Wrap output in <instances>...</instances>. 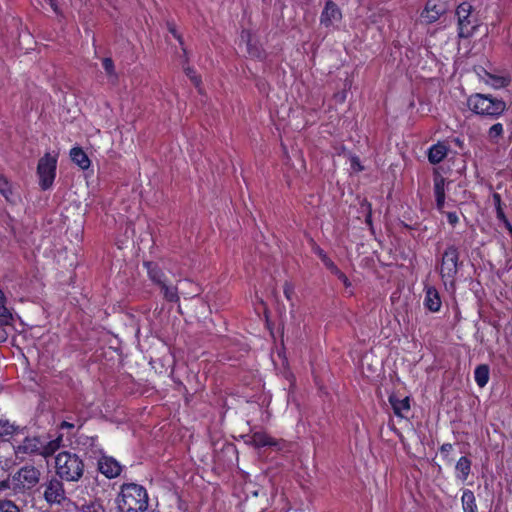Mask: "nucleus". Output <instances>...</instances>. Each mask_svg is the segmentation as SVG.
Segmentation results:
<instances>
[{
  "instance_id": "dca6fc26",
  "label": "nucleus",
  "mask_w": 512,
  "mask_h": 512,
  "mask_svg": "<svg viewBox=\"0 0 512 512\" xmlns=\"http://www.w3.org/2000/svg\"><path fill=\"white\" fill-rule=\"evenodd\" d=\"M448 153V147L443 143H437L428 150V160L432 164L440 163Z\"/></svg>"
},
{
  "instance_id": "aec40b11",
  "label": "nucleus",
  "mask_w": 512,
  "mask_h": 512,
  "mask_svg": "<svg viewBox=\"0 0 512 512\" xmlns=\"http://www.w3.org/2000/svg\"><path fill=\"white\" fill-rule=\"evenodd\" d=\"M455 469L457 478L465 481L470 474L471 461L467 457L463 456L457 461Z\"/></svg>"
},
{
  "instance_id": "c03bdc74",
  "label": "nucleus",
  "mask_w": 512,
  "mask_h": 512,
  "mask_svg": "<svg viewBox=\"0 0 512 512\" xmlns=\"http://www.w3.org/2000/svg\"><path fill=\"white\" fill-rule=\"evenodd\" d=\"M6 339H7L6 331L2 327H0V343L4 342Z\"/></svg>"
},
{
  "instance_id": "49530a36",
  "label": "nucleus",
  "mask_w": 512,
  "mask_h": 512,
  "mask_svg": "<svg viewBox=\"0 0 512 512\" xmlns=\"http://www.w3.org/2000/svg\"><path fill=\"white\" fill-rule=\"evenodd\" d=\"M50 2L51 7L56 10L54 0H48Z\"/></svg>"
},
{
  "instance_id": "1a4fd4ad",
  "label": "nucleus",
  "mask_w": 512,
  "mask_h": 512,
  "mask_svg": "<svg viewBox=\"0 0 512 512\" xmlns=\"http://www.w3.org/2000/svg\"><path fill=\"white\" fill-rule=\"evenodd\" d=\"M43 495L45 501L50 505H61L67 500L64 485L61 479L55 477L51 478L45 484V490Z\"/></svg>"
},
{
  "instance_id": "9b49d317",
  "label": "nucleus",
  "mask_w": 512,
  "mask_h": 512,
  "mask_svg": "<svg viewBox=\"0 0 512 512\" xmlns=\"http://www.w3.org/2000/svg\"><path fill=\"white\" fill-rule=\"evenodd\" d=\"M98 469L107 478H115L121 472V465L114 458L103 456L98 461Z\"/></svg>"
},
{
  "instance_id": "4468645a",
  "label": "nucleus",
  "mask_w": 512,
  "mask_h": 512,
  "mask_svg": "<svg viewBox=\"0 0 512 512\" xmlns=\"http://www.w3.org/2000/svg\"><path fill=\"white\" fill-rule=\"evenodd\" d=\"M247 437H248V439L246 442L248 444L254 446L255 448H261V447H266V446H275L277 444L276 441L272 437H270L265 432H261V431L254 432L253 434L248 435Z\"/></svg>"
},
{
  "instance_id": "6e6552de",
  "label": "nucleus",
  "mask_w": 512,
  "mask_h": 512,
  "mask_svg": "<svg viewBox=\"0 0 512 512\" xmlns=\"http://www.w3.org/2000/svg\"><path fill=\"white\" fill-rule=\"evenodd\" d=\"M471 10L472 6L467 2L461 3L457 7L458 34L461 38L470 37L476 28L474 21L471 19Z\"/></svg>"
},
{
  "instance_id": "58836bf2",
  "label": "nucleus",
  "mask_w": 512,
  "mask_h": 512,
  "mask_svg": "<svg viewBox=\"0 0 512 512\" xmlns=\"http://www.w3.org/2000/svg\"><path fill=\"white\" fill-rule=\"evenodd\" d=\"M436 198V207L438 211L443 212L445 205V195L435 196Z\"/></svg>"
},
{
  "instance_id": "4be33fe9",
  "label": "nucleus",
  "mask_w": 512,
  "mask_h": 512,
  "mask_svg": "<svg viewBox=\"0 0 512 512\" xmlns=\"http://www.w3.org/2000/svg\"><path fill=\"white\" fill-rule=\"evenodd\" d=\"M475 382L479 387H484L489 381V367L487 365H479L474 371Z\"/></svg>"
},
{
  "instance_id": "412c9836",
  "label": "nucleus",
  "mask_w": 512,
  "mask_h": 512,
  "mask_svg": "<svg viewBox=\"0 0 512 512\" xmlns=\"http://www.w3.org/2000/svg\"><path fill=\"white\" fill-rule=\"evenodd\" d=\"M146 267L149 278L153 283H155L158 286H161L162 284L167 282L165 274L156 265H154L153 263H146Z\"/></svg>"
},
{
  "instance_id": "a18cd8bd",
  "label": "nucleus",
  "mask_w": 512,
  "mask_h": 512,
  "mask_svg": "<svg viewBox=\"0 0 512 512\" xmlns=\"http://www.w3.org/2000/svg\"><path fill=\"white\" fill-rule=\"evenodd\" d=\"M61 427H63V428H64V427H65V428H72V427H73V424H70V423H68V422L64 421V422H62Z\"/></svg>"
},
{
  "instance_id": "37998d69",
  "label": "nucleus",
  "mask_w": 512,
  "mask_h": 512,
  "mask_svg": "<svg viewBox=\"0 0 512 512\" xmlns=\"http://www.w3.org/2000/svg\"><path fill=\"white\" fill-rule=\"evenodd\" d=\"M453 446L450 443H445L440 447L441 453H449L452 450Z\"/></svg>"
},
{
  "instance_id": "ea45409f",
  "label": "nucleus",
  "mask_w": 512,
  "mask_h": 512,
  "mask_svg": "<svg viewBox=\"0 0 512 512\" xmlns=\"http://www.w3.org/2000/svg\"><path fill=\"white\" fill-rule=\"evenodd\" d=\"M293 292H294L293 286L290 285L289 283H285V285H284V295H285V297L288 300H291Z\"/></svg>"
},
{
  "instance_id": "c756f323",
  "label": "nucleus",
  "mask_w": 512,
  "mask_h": 512,
  "mask_svg": "<svg viewBox=\"0 0 512 512\" xmlns=\"http://www.w3.org/2000/svg\"><path fill=\"white\" fill-rule=\"evenodd\" d=\"M102 64H103V68L106 72V74L111 77L114 80L117 79V75H116V72H115V67H114V63L112 61L111 58H104L103 61H102Z\"/></svg>"
},
{
  "instance_id": "c85d7f7f",
  "label": "nucleus",
  "mask_w": 512,
  "mask_h": 512,
  "mask_svg": "<svg viewBox=\"0 0 512 512\" xmlns=\"http://www.w3.org/2000/svg\"><path fill=\"white\" fill-rule=\"evenodd\" d=\"M0 512H20V509L13 501L0 499Z\"/></svg>"
},
{
  "instance_id": "b1692460",
  "label": "nucleus",
  "mask_w": 512,
  "mask_h": 512,
  "mask_svg": "<svg viewBox=\"0 0 512 512\" xmlns=\"http://www.w3.org/2000/svg\"><path fill=\"white\" fill-rule=\"evenodd\" d=\"M503 134H504L503 125L501 123H495L489 128V130L487 132V137L491 143L497 144L499 142V140L503 137Z\"/></svg>"
},
{
  "instance_id": "de8ad7c7",
  "label": "nucleus",
  "mask_w": 512,
  "mask_h": 512,
  "mask_svg": "<svg viewBox=\"0 0 512 512\" xmlns=\"http://www.w3.org/2000/svg\"><path fill=\"white\" fill-rule=\"evenodd\" d=\"M366 221H367L368 223H370V221H371V214H370V213L367 215Z\"/></svg>"
},
{
  "instance_id": "9d476101",
  "label": "nucleus",
  "mask_w": 512,
  "mask_h": 512,
  "mask_svg": "<svg viewBox=\"0 0 512 512\" xmlns=\"http://www.w3.org/2000/svg\"><path fill=\"white\" fill-rule=\"evenodd\" d=\"M42 438L26 437L20 444L14 447L16 455L20 454H38L41 455Z\"/></svg>"
},
{
  "instance_id": "7ed1b4c3",
  "label": "nucleus",
  "mask_w": 512,
  "mask_h": 512,
  "mask_svg": "<svg viewBox=\"0 0 512 512\" xmlns=\"http://www.w3.org/2000/svg\"><path fill=\"white\" fill-rule=\"evenodd\" d=\"M467 106L473 113L493 119L500 117L506 110V103L502 99L480 93L469 96Z\"/></svg>"
},
{
  "instance_id": "2eb2a0df",
  "label": "nucleus",
  "mask_w": 512,
  "mask_h": 512,
  "mask_svg": "<svg viewBox=\"0 0 512 512\" xmlns=\"http://www.w3.org/2000/svg\"><path fill=\"white\" fill-rule=\"evenodd\" d=\"M389 402H390L396 416L401 417V418L406 417V414L410 410L409 397L399 399L396 396L392 395L389 397Z\"/></svg>"
},
{
  "instance_id": "79ce46f5",
  "label": "nucleus",
  "mask_w": 512,
  "mask_h": 512,
  "mask_svg": "<svg viewBox=\"0 0 512 512\" xmlns=\"http://www.w3.org/2000/svg\"><path fill=\"white\" fill-rule=\"evenodd\" d=\"M170 33L180 42L181 45H183V41L181 39V36L177 33L174 26H169Z\"/></svg>"
},
{
  "instance_id": "2f4dec72",
  "label": "nucleus",
  "mask_w": 512,
  "mask_h": 512,
  "mask_svg": "<svg viewBox=\"0 0 512 512\" xmlns=\"http://www.w3.org/2000/svg\"><path fill=\"white\" fill-rule=\"evenodd\" d=\"M324 265L333 272L336 270L337 266L334 264V262L326 255V253L320 249L319 247L315 250Z\"/></svg>"
},
{
  "instance_id": "f8f14e48",
  "label": "nucleus",
  "mask_w": 512,
  "mask_h": 512,
  "mask_svg": "<svg viewBox=\"0 0 512 512\" xmlns=\"http://www.w3.org/2000/svg\"><path fill=\"white\" fill-rule=\"evenodd\" d=\"M444 12L445 7L442 4H436L433 1H428L424 11L421 13V18L426 23H434Z\"/></svg>"
},
{
  "instance_id": "f3484780",
  "label": "nucleus",
  "mask_w": 512,
  "mask_h": 512,
  "mask_svg": "<svg viewBox=\"0 0 512 512\" xmlns=\"http://www.w3.org/2000/svg\"><path fill=\"white\" fill-rule=\"evenodd\" d=\"M62 444V435H59L53 440L46 441L42 438L41 456L47 458L58 451Z\"/></svg>"
},
{
  "instance_id": "a19ab883",
  "label": "nucleus",
  "mask_w": 512,
  "mask_h": 512,
  "mask_svg": "<svg viewBox=\"0 0 512 512\" xmlns=\"http://www.w3.org/2000/svg\"><path fill=\"white\" fill-rule=\"evenodd\" d=\"M6 489L12 490V477L7 480L0 481V492Z\"/></svg>"
},
{
  "instance_id": "bb28decb",
  "label": "nucleus",
  "mask_w": 512,
  "mask_h": 512,
  "mask_svg": "<svg viewBox=\"0 0 512 512\" xmlns=\"http://www.w3.org/2000/svg\"><path fill=\"white\" fill-rule=\"evenodd\" d=\"M0 193L7 201H12V185L8 179L0 173Z\"/></svg>"
},
{
  "instance_id": "a878e982",
  "label": "nucleus",
  "mask_w": 512,
  "mask_h": 512,
  "mask_svg": "<svg viewBox=\"0 0 512 512\" xmlns=\"http://www.w3.org/2000/svg\"><path fill=\"white\" fill-rule=\"evenodd\" d=\"M16 432V427L8 420L0 419V440H6Z\"/></svg>"
},
{
  "instance_id": "e433bc0d",
  "label": "nucleus",
  "mask_w": 512,
  "mask_h": 512,
  "mask_svg": "<svg viewBox=\"0 0 512 512\" xmlns=\"http://www.w3.org/2000/svg\"><path fill=\"white\" fill-rule=\"evenodd\" d=\"M446 217H447L448 222L452 226H455L459 221V218H458V215L456 212H447Z\"/></svg>"
},
{
  "instance_id": "0eeeda50",
  "label": "nucleus",
  "mask_w": 512,
  "mask_h": 512,
  "mask_svg": "<svg viewBox=\"0 0 512 512\" xmlns=\"http://www.w3.org/2000/svg\"><path fill=\"white\" fill-rule=\"evenodd\" d=\"M342 18L340 7L334 1L327 0L320 15V25L328 30H336L339 28Z\"/></svg>"
},
{
  "instance_id": "4c0bfd02",
  "label": "nucleus",
  "mask_w": 512,
  "mask_h": 512,
  "mask_svg": "<svg viewBox=\"0 0 512 512\" xmlns=\"http://www.w3.org/2000/svg\"><path fill=\"white\" fill-rule=\"evenodd\" d=\"M332 273H334L343 282L345 286L350 285L347 276L344 273H342L338 268H336V270H334Z\"/></svg>"
},
{
  "instance_id": "cd10ccee",
  "label": "nucleus",
  "mask_w": 512,
  "mask_h": 512,
  "mask_svg": "<svg viewBox=\"0 0 512 512\" xmlns=\"http://www.w3.org/2000/svg\"><path fill=\"white\" fill-rule=\"evenodd\" d=\"M6 302V296L4 292L0 289V318H2V320L7 323L9 320L12 319V315L6 306Z\"/></svg>"
},
{
  "instance_id": "c9c22d12",
  "label": "nucleus",
  "mask_w": 512,
  "mask_h": 512,
  "mask_svg": "<svg viewBox=\"0 0 512 512\" xmlns=\"http://www.w3.org/2000/svg\"><path fill=\"white\" fill-rule=\"evenodd\" d=\"M350 166L354 172H360L364 169L357 156H352L350 158Z\"/></svg>"
},
{
  "instance_id": "72a5a7b5",
  "label": "nucleus",
  "mask_w": 512,
  "mask_h": 512,
  "mask_svg": "<svg viewBox=\"0 0 512 512\" xmlns=\"http://www.w3.org/2000/svg\"><path fill=\"white\" fill-rule=\"evenodd\" d=\"M184 72L191 79L195 86L198 87L200 85L201 79L191 67L184 66Z\"/></svg>"
},
{
  "instance_id": "473e14b6",
  "label": "nucleus",
  "mask_w": 512,
  "mask_h": 512,
  "mask_svg": "<svg viewBox=\"0 0 512 512\" xmlns=\"http://www.w3.org/2000/svg\"><path fill=\"white\" fill-rule=\"evenodd\" d=\"M247 51H248V54L253 58L261 59L264 54L261 47L257 46L256 44H253L251 40H249L247 43Z\"/></svg>"
},
{
  "instance_id": "393cba45",
  "label": "nucleus",
  "mask_w": 512,
  "mask_h": 512,
  "mask_svg": "<svg viewBox=\"0 0 512 512\" xmlns=\"http://www.w3.org/2000/svg\"><path fill=\"white\" fill-rule=\"evenodd\" d=\"M159 287L161 289V292L163 293L164 298L167 301L175 303L179 301V295L176 286L168 285L167 282H165Z\"/></svg>"
},
{
  "instance_id": "f704fd0d",
  "label": "nucleus",
  "mask_w": 512,
  "mask_h": 512,
  "mask_svg": "<svg viewBox=\"0 0 512 512\" xmlns=\"http://www.w3.org/2000/svg\"><path fill=\"white\" fill-rule=\"evenodd\" d=\"M83 512H105V510L101 504L93 502V503L84 505Z\"/></svg>"
},
{
  "instance_id": "a211bd4d",
  "label": "nucleus",
  "mask_w": 512,
  "mask_h": 512,
  "mask_svg": "<svg viewBox=\"0 0 512 512\" xmlns=\"http://www.w3.org/2000/svg\"><path fill=\"white\" fill-rule=\"evenodd\" d=\"M71 160L77 164L81 169H87L90 166V160L86 153L79 147L70 150Z\"/></svg>"
},
{
  "instance_id": "20e7f679",
  "label": "nucleus",
  "mask_w": 512,
  "mask_h": 512,
  "mask_svg": "<svg viewBox=\"0 0 512 512\" xmlns=\"http://www.w3.org/2000/svg\"><path fill=\"white\" fill-rule=\"evenodd\" d=\"M40 471L32 466L26 465L12 475V491L14 494L25 493L35 487L40 480Z\"/></svg>"
},
{
  "instance_id": "39448f33",
  "label": "nucleus",
  "mask_w": 512,
  "mask_h": 512,
  "mask_svg": "<svg viewBox=\"0 0 512 512\" xmlns=\"http://www.w3.org/2000/svg\"><path fill=\"white\" fill-rule=\"evenodd\" d=\"M58 154L45 153L38 161L37 175L39 185L42 190H48L52 187L57 169Z\"/></svg>"
},
{
  "instance_id": "7c9ffc66",
  "label": "nucleus",
  "mask_w": 512,
  "mask_h": 512,
  "mask_svg": "<svg viewBox=\"0 0 512 512\" xmlns=\"http://www.w3.org/2000/svg\"><path fill=\"white\" fill-rule=\"evenodd\" d=\"M434 194L435 196L445 195V179L442 176L434 178Z\"/></svg>"
},
{
  "instance_id": "f257e3e1",
  "label": "nucleus",
  "mask_w": 512,
  "mask_h": 512,
  "mask_svg": "<svg viewBox=\"0 0 512 512\" xmlns=\"http://www.w3.org/2000/svg\"><path fill=\"white\" fill-rule=\"evenodd\" d=\"M148 500L147 491L143 486L128 483L121 486L116 504L120 512H144L148 508Z\"/></svg>"
},
{
  "instance_id": "423d86ee",
  "label": "nucleus",
  "mask_w": 512,
  "mask_h": 512,
  "mask_svg": "<svg viewBox=\"0 0 512 512\" xmlns=\"http://www.w3.org/2000/svg\"><path fill=\"white\" fill-rule=\"evenodd\" d=\"M459 252L455 246H449L442 255L440 275L444 284L454 286L458 272Z\"/></svg>"
},
{
  "instance_id": "5701e85b",
  "label": "nucleus",
  "mask_w": 512,
  "mask_h": 512,
  "mask_svg": "<svg viewBox=\"0 0 512 512\" xmlns=\"http://www.w3.org/2000/svg\"><path fill=\"white\" fill-rule=\"evenodd\" d=\"M486 83L495 89H501L510 84V78L508 76L487 74Z\"/></svg>"
},
{
  "instance_id": "6ab92c4d",
  "label": "nucleus",
  "mask_w": 512,
  "mask_h": 512,
  "mask_svg": "<svg viewBox=\"0 0 512 512\" xmlns=\"http://www.w3.org/2000/svg\"><path fill=\"white\" fill-rule=\"evenodd\" d=\"M461 502L464 512H478L476 498L471 490L466 489L463 491Z\"/></svg>"
},
{
  "instance_id": "ddd939ff",
  "label": "nucleus",
  "mask_w": 512,
  "mask_h": 512,
  "mask_svg": "<svg viewBox=\"0 0 512 512\" xmlns=\"http://www.w3.org/2000/svg\"><path fill=\"white\" fill-rule=\"evenodd\" d=\"M441 304L437 289L432 286L426 287L424 306L431 312H438L441 308Z\"/></svg>"
},
{
  "instance_id": "f03ea898",
  "label": "nucleus",
  "mask_w": 512,
  "mask_h": 512,
  "mask_svg": "<svg viewBox=\"0 0 512 512\" xmlns=\"http://www.w3.org/2000/svg\"><path fill=\"white\" fill-rule=\"evenodd\" d=\"M55 472L61 480L77 482L84 473V462L79 455L62 451L55 457Z\"/></svg>"
}]
</instances>
